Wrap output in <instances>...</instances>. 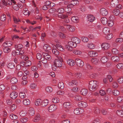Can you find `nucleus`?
Returning <instances> with one entry per match:
<instances>
[{
	"instance_id": "f257e3e1",
	"label": "nucleus",
	"mask_w": 123,
	"mask_h": 123,
	"mask_svg": "<svg viewBox=\"0 0 123 123\" xmlns=\"http://www.w3.org/2000/svg\"><path fill=\"white\" fill-rule=\"evenodd\" d=\"M62 59L60 56H58L56 59H55L54 61V64L52 66V68L53 70L55 71L57 68V67H60L62 66Z\"/></svg>"
},
{
	"instance_id": "f03ea898",
	"label": "nucleus",
	"mask_w": 123,
	"mask_h": 123,
	"mask_svg": "<svg viewBox=\"0 0 123 123\" xmlns=\"http://www.w3.org/2000/svg\"><path fill=\"white\" fill-rule=\"evenodd\" d=\"M98 82L95 80L90 81L89 83V90L92 91H94L96 90L98 88Z\"/></svg>"
},
{
	"instance_id": "7ed1b4c3",
	"label": "nucleus",
	"mask_w": 123,
	"mask_h": 123,
	"mask_svg": "<svg viewBox=\"0 0 123 123\" xmlns=\"http://www.w3.org/2000/svg\"><path fill=\"white\" fill-rule=\"evenodd\" d=\"M77 46V44L71 41L68 42V45H66L65 47L68 50L71 51L72 50L73 48Z\"/></svg>"
},
{
	"instance_id": "20e7f679",
	"label": "nucleus",
	"mask_w": 123,
	"mask_h": 123,
	"mask_svg": "<svg viewBox=\"0 0 123 123\" xmlns=\"http://www.w3.org/2000/svg\"><path fill=\"white\" fill-rule=\"evenodd\" d=\"M79 2L75 0H73L71 1V4H69L65 8V10L67 12L68 11H70L71 10V8L69 6H71V5H75L79 3Z\"/></svg>"
},
{
	"instance_id": "39448f33",
	"label": "nucleus",
	"mask_w": 123,
	"mask_h": 123,
	"mask_svg": "<svg viewBox=\"0 0 123 123\" xmlns=\"http://www.w3.org/2000/svg\"><path fill=\"white\" fill-rule=\"evenodd\" d=\"M75 62L77 66L80 68H82L84 65L83 61L81 60L78 58L75 60Z\"/></svg>"
},
{
	"instance_id": "423d86ee",
	"label": "nucleus",
	"mask_w": 123,
	"mask_h": 123,
	"mask_svg": "<svg viewBox=\"0 0 123 123\" xmlns=\"http://www.w3.org/2000/svg\"><path fill=\"white\" fill-rule=\"evenodd\" d=\"M57 109V106L56 105L53 104L50 105L48 108V110L50 112H52Z\"/></svg>"
},
{
	"instance_id": "0eeeda50",
	"label": "nucleus",
	"mask_w": 123,
	"mask_h": 123,
	"mask_svg": "<svg viewBox=\"0 0 123 123\" xmlns=\"http://www.w3.org/2000/svg\"><path fill=\"white\" fill-rule=\"evenodd\" d=\"M110 46V44L107 43H104L101 45V48L103 50H106L109 49Z\"/></svg>"
},
{
	"instance_id": "6e6552de",
	"label": "nucleus",
	"mask_w": 123,
	"mask_h": 123,
	"mask_svg": "<svg viewBox=\"0 0 123 123\" xmlns=\"http://www.w3.org/2000/svg\"><path fill=\"white\" fill-rule=\"evenodd\" d=\"M63 107L68 110L71 107V104L69 102H66L64 103L63 104Z\"/></svg>"
},
{
	"instance_id": "1a4fd4ad",
	"label": "nucleus",
	"mask_w": 123,
	"mask_h": 123,
	"mask_svg": "<svg viewBox=\"0 0 123 123\" xmlns=\"http://www.w3.org/2000/svg\"><path fill=\"white\" fill-rule=\"evenodd\" d=\"M100 12L101 14L103 16H105L108 14L107 10L104 8H101Z\"/></svg>"
},
{
	"instance_id": "9d476101",
	"label": "nucleus",
	"mask_w": 123,
	"mask_h": 123,
	"mask_svg": "<svg viewBox=\"0 0 123 123\" xmlns=\"http://www.w3.org/2000/svg\"><path fill=\"white\" fill-rule=\"evenodd\" d=\"M66 28L68 31L71 32L74 31L75 30L74 26L68 25H66Z\"/></svg>"
},
{
	"instance_id": "9b49d317",
	"label": "nucleus",
	"mask_w": 123,
	"mask_h": 123,
	"mask_svg": "<svg viewBox=\"0 0 123 123\" xmlns=\"http://www.w3.org/2000/svg\"><path fill=\"white\" fill-rule=\"evenodd\" d=\"M78 105L79 107L84 108L87 106V103L86 102H80L78 103Z\"/></svg>"
},
{
	"instance_id": "f8f14e48",
	"label": "nucleus",
	"mask_w": 123,
	"mask_h": 123,
	"mask_svg": "<svg viewBox=\"0 0 123 123\" xmlns=\"http://www.w3.org/2000/svg\"><path fill=\"white\" fill-rule=\"evenodd\" d=\"M88 55L90 56L95 57L97 56L98 55V54L97 52L93 51H90L88 53Z\"/></svg>"
},
{
	"instance_id": "ddd939ff",
	"label": "nucleus",
	"mask_w": 123,
	"mask_h": 123,
	"mask_svg": "<svg viewBox=\"0 0 123 123\" xmlns=\"http://www.w3.org/2000/svg\"><path fill=\"white\" fill-rule=\"evenodd\" d=\"M55 42L57 43V44L56 45L55 47L56 48L59 50L62 51H63L64 50V49L63 47L61 46V44H58L59 43V42L56 40L55 41Z\"/></svg>"
},
{
	"instance_id": "4468645a",
	"label": "nucleus",
	"mask_w": 123,
	"mask_h": 123,
	"mask_svg": "<svg viewBox=\"0 0 123 123\" xmlns=\"http://www.w3.org/2000/svg\"><path fill=\"white\" fill-rule=\"evenodd\" d=\"M18 95V94L17 92L13 91L11 93L10 97L13 99H14L17 97Z\"/></svg>"
},
{
	"instance_id": "2eb2a0df",
	"label": "nucleus",
	"mask_w": 123,
	"mask_h": 123,
	"mask_svg": "<svg viewBox=\"0 0 123 123\" xmlns=\"http://www.w3.org/2000/svg\"><path fill=\"white\" fill-rule=\"evenodd\" d=\"M74 74V75L78 79H82L83 78V75L81 73H75Z\"/></svg>"
},
{
	"instance_id": "dca6fc26",
	"label": "nucleus",
	"mask_w": 123,
	"mask_h": 123,
	"mask_svg": "<svg viewBox=\"0 0 123 123\" xmlns=\"http://www.w3.org/2000/svg\"><path fill=\"white\" fill-rule=\"evenodd\" d=\"M15 48L16 50H19L21 49L23 47L22 45L21 44H15L14 45Z\"/></svg>"
},
{
	"instance_id": "f3484780",
	"label": "nucleus",
	"mask_w": 123,
	"mask_h": 123,
	"mask_svg": "<svg viewBox=\"0 0 123 123\" xmlns=\"http://www.w3.org/2000/svg\"><path fill=\"white\" fill-rule=\"evenodd\" d=\"M49 103L48 100L46 99H44L43 100H42V102L41 103V106L42 107H44L46 106Z\"/></svg>"
},
{
	"instance_id": "a211bd4d",
	"label": "nucleus",
	"mask_w": 123,
	"mask_h": 123,
	"mask_svg": "<svg viewBox=\"0 0 123 123\" xmlns=\"http://www.w3.org/2000/svg\"><path fill=\"white\" fill-rule=\"evenodd\" d=\"M42 55L43 57L45 59L47 60V61H49L51 59V56L47 53L43 52L42 53Z\"/></svg>"
},
{
	"instance_id": "6ab92c4d",
	"label": "nucleus",
	"mask_w": 123,
	"mask_h": 123,
	"mask_svg": "<svg viewBox=\"0 0 123 123\" xmlns=\"http://www.w3.org/2000/svg\"><path fill=\"white\" fill-rule=\"evenodd\" d=\"M111 59L115 62H119L120 60L119 57L116 56H112L111 58Z\"/></svg>"
},
{
	"instance_id": "aec40b11",
	"label": "nucleus",
	"mask_w": 123,
	"mask_h": 123,
	"mask_svg": "<svg viewBox=\"0 0 123 123\" xmlns=\"http://www.w3.org/2000/svg\"><path fill=\"white\" fill-rule=\"evenodd\" d=\"M75 61H74L72 59H70L68 60L67 63L68 65L72 66L75 64Z\"/></svg>"
},
{
	"instance_id": "412c9836",
	"label": "nucleus",
	"mask_w": 123,
	"mask_h": 123,
	"mask_svg": "<svg viewBox=\"0 0 123 123\" xmlns=\"http://www.w3.org/2000/svg\"><path fill=\"white\" fill-rule=\"evenodd\" d=\"M58 17L64 19L67 18L68 15L66 14L62 13H59L58 14Z\"/></svg>"
},
{
	"instance_id": "4be33fe9",
	"label": "nucleus",
	"mask_w": 123,
	"mask_h": 123,
	"mask_svg": "<svg viewBox=\"0 0 123 123\" xmlns=\"http://www.w3.org/2000/svg\"><path fill=\"white\" fill-rule=\"evenodd\" d=\"M87 17L88 20L91 22L93 21L95 19V17L92 15H88Z\"/></svg>"
},
{
	"instance_id": "5701e85b",
	"label": "nucleus",
	"mask_w": 123,
	"mask_h": 123,
	"mask_svg": "<svg viewBox=\"0 0 123 123\" xmlns=\"http://www.w3.org/2000/svg\"><path fill=\"white\" fill-rule=\"evenodd\" d=\"M118 3V0H112L111 3V6L112 7H114L117 5Z\"/></svg>"
},
{
	"instance_id": "b1692460",
	"label": "nucleus",
	"mask_w": 123,
	"mask_h": 123,
	"mask_svg": "<svg viewBox=\"0 0 123 123\" xmlns=\"http://www.w3.org/2000/svg\"><path fill=\"white\" fill-rule=\"evenodd\" d=\"M98 59L96 58H92L91 60L92 63L95 64H97L98 63Z\"/></svg>"
},
{
	"instance_id": "393cba45",
	"label": "nucleus",
	"mask_w": 123,
	"mask_h": 123,
	"mask_svg": "<svg viewBox=\"0 0 123 123\" xmlns=\"http://www.w3.org/2000/svg\"><path fill=\"white\" fill-rule=\"evenodd\" d=\"M75 99L77 101H80L82 99V97L79 95H76L74 96Z\"/></svg>"
},
{
	"instance_id": "a878e982",
	"label": "nucleus",
	"mask_w": 123,
	"mask_h": 123,
	"mask_svg": "<svg viewBox=\"0 0 123 123\" xmlns=\"http://www.w3.org/2000/svg\"><path fill=\"white\" fill-rule=\"evenodd\" d=\"M4 4L5 6L10 5L12 4L11 0H6V1L3 0Z\"/></svg>"
},
{
	"instance_id": "bb28decb",
	"label": "nucleus",
	"mask_w": 123,
	"mask_h": 123,
	"mask_svg": "<svg viewBox=\"0 0 123 123\" xmlns=\"http://www.w3.org/2000/svg\"><path fill=\"white\" fill-rule=\"evenodd\" d=\"M29 113L30 116L33 115L35 114V111L34 109L32 108H30L29 111Z\"/></svg>"
},
{
	"instance_id": "cd10ccee",
	"label": "nucleus",
	"mask_w": 123,
	"mask_h": 123,
	"mask_svg": "<svg viewBox=\"0 0 123 123\" xmlns=\"http://www.w3.org/2000/svg\"><path fill=\"white\" fill-rule=\"evenodd\" d=\"M113 14L116 16L119 15L120 12L119 10L117 9H114L113 11Z\"/></svg>"
},
{
	"instance_id": "c85d7f7f",
	"label": "nucleus",
	"mask_w": 123,
	"mask_h": 123,
	"mask_svg": "<svg viewBox=\"0 0 123 123\" xmlns=\"http://www.w3.org/2000/svg\"><path fill=\"white\" fill-rule=\"evenodd\" d=\"M101 23L103 25L106 24L107 22V18L105 17L102 18L101 19Z\"/></svg>"
},
{
	"instance_id": "c756f323",
	"label": "nucleus",
	"mask_w": 123,
	"mask_h": 123,
	"mask_svg": "<svg viewBox=\"0 0 123 123\" xmlns=\"http://www.w3.org/2000/svg\"><path fill=\"white\" fill-rule=\"evenodd\" d=\"M71 20L74 23H77L79 21L78 18L77 16H73L71 18Z\"/></svg>"
},
{
	"instance_id": "7c9ffc66",
	"label": "nucleus",
	"mask_w": 123,
	"mask_h": 123,
	"mask_svg": "<svg viewBox=\"0 0 123 123\" xmlns=\"http://www.w3.org/2000/svg\"><path fill=\"white\" fill-rule=\"evenodd\" d=\"M103 33L105 34H108L110 32L109 29L107 27L104 28L103 29Z\"/></svg>"
},
{
	"instance_id": "2f4dec72",
	"label": "nucleus",
	"mask_w": 123,
	"mask_h": 123,
	"mask_svg": "<svg viewBox=\"0 0 123 123\" xmlns=\"http://www.w3.org/2000/svg\"><path fill=\"white\" fill-rule=\"evenodd\" d=\"M40 115L39 114H38L37 115L35 118L33 119V121L34 122H38L40 119Z\"/></svg>"
},
{
	"instance_id": "473e14b6",
	"label": "nucleus",
	"mask_w": 123,
	"mask_h": 123,
	"mask_svg": "<svg viewBox=\"0 0 123 123\" xmlns=\"http://www.w3.org/2000/svg\"><path fill=\"white\" fill-rule=\"evenodd\" d=\"M87 92V90L85 89H83L81 90L80 93L82 95L85 96L86 95Z\"/></svg>"
},
{
	"instance_id": "72a5a7b5",
	"label": "nucleus",
	"mask_w": 123,
	"mask_h": 123,
	"mask_svg": "<svg viewBox=\"0 0 123 123\" xmlns=\"http://www.w3.org/2000/svg\"><path fill=\"white\" fill-rule=\"evenodd\" d=\"M18 82V80L15 77L12 78L10 80L11 83L13 84H15Z\"/></svg>"
},
{
	"instance_id": "f704fd0d",
	"label": "nucleus",
	"mask_w": 123,
	"mask_h": 123,
	"mask_svg": "<svg viewBox=\"0 0 123 123\" xmlns=\"http://www.w3.org/2000/svg\"><path fill=\"white\" fill-rule=\"evenodd\" d=\"M15 65L14 64L12 63H10L7 64V67L10 69H13L14 68Z\"/></svg>"
},
{
	"instance_id": "c9c22d12",
	"label": "nucleus",
	"mask_w": 123,
	"mask_h": 123,
	"mask_svg": "<svg viewBox=\"0 0 123 123\" xmlns=\"http://www.w3.org/2000/svg\"><path fill=\"white\" fill-rule=\"evenodd\" d=\"M11 50L10 48L8 47H6L4 48L3 49V51L6 53H9L10 52Z\"/></svg>"
},
{
	"instance_id": "e433bc0d",
	"label": "nucleus",
	"mask_w": 123,
	"mask_h": 123,
	"mask_svg": "<svg viewBox=\"0 0 123 123\" xmlns=\"http://www.w3.org/2000/svg\"><path fill=\"white\" fill-rule=\"evenodd\" d=\"M10 117L12 119L15 120L18 118V117L15 114H12L10 115Z\"/></svg>"
},
{
	"instance_id": "4c0bfd02",
	"label": "nucleus",
	"mask_w": 123,
	"mask_h": 123,
	"mask_svg": "<svg viewBox=\"0 0 123 123\" xmlns=\"http://www.w3.org/2000/svg\"><path fill=\"white\" fill-rule=\"evenodd\" d=\"M24 14L25 15H28L29 16L30 14V13L29 12L27 8H25L24 9L23 11Z\"/></svg>"
},
{
	"instance_id": "58836bf2",
	"label": "nucleus",
	"mask_w": 123,
	"mask_h": 123,
	"mask_svg": "<svg viewBox=\"0 0 123 123\" xmlns=\"http://www.w3.org/2000/svg\"><path fill=\"white\" fill-rule=\"evenodd\" d=\"M73 52L76 55H81L82 52L78 50H75L73 51Z\"/></svg>"
},
{
	"instance_id": "ea45409f",
	"label": "nucleus",
	"mask_w": 123,
	"mask_h": 123,
	"mask_svg": "<svg viewBox=\"0 0 123 123\" xmlns=\"http://www.w3.org/2000/svg\"><path fill=\"white\" fill-rule=\"evenodd\" d=\"M28 120V118L26 117H24L21 118L20 119V122L22 123H25L27 122Z\"/></svg>"
},
{
	"instance_id": "a19ab883",
	"label": "nucleus",
	"mask_w": 123,
	"mask_h": 123,
	"mask_svg": "<svg viewBox=\"0 0 123 123\" xmlns=\"http://www.w3.org/2000/svg\"><path fill=\"white\" fill-rule=\"evenodd\" d=\"M42 102V100L41 99H37L35 102V104L36 106L40 105L41 106V103Z\"/></svg>"
},
{
	"instance_id": "79ce46f5",
	"label": "nucleus",
	"mask_w": 123,
	"mask_h": 123,
	"mask_svg": "<svg viewBox=\"0 0 123 123\" xmlns=\"http://www.w3.org/2000/svg\"><path fill=\"white\" fill-rule=\"evenodd\" d=\"M116 113L118 115L121 117H123V111H122L119 110H118L117 111Z\"/></svg>"
},
{
	"instance_id": "37998d69",
	"label": "nucleus",
	"mask_w": 123,
	"mask_h": 123,
	"mask_svg": "<svg viewBox=\"0 0 123 123\" xmlns=\"http://www.w3.org/2000/svg\"><path fill=\"white\" fill-rule=\"evenodd\" d=\"M87 47L90 49H94L95 47V45L92 43H88L87 45Z\"/></svg>"
},
{
	"instance_id": "c03bdc74",
	"label": "nucleus",
	"mask_w": 123,
	"mask_h": 123,
	"mask_svg": "<svg viewBox=\"0 0 123 123\" xmlns=\"http://www.w3.org/2000/svg\"><path fill=\"white\" fill-rule=\"evenodd\" d=\"M23 104L25 105H28L30 104V101L28 99H25L23 101Z\"/></svg>"
},
{
	"instance_id": "a18cd8bd",
	"label": "nucleus",
	"mask_w": 123,
	"mask_h": 123,
	"mask_svg": "<svg viewBox=\"0 0 123 123\" xmlns=\"http://www.w3.org/2000/svg\"><path fill=\"white\" fill-rule=\"evenodd\" d=\"M52 101L54 103H57L59 101V99L58 97H54L52 99Z\"/></svg>"
},
{
	"instance_id": "49530a36",
	"label": "nucleus",
	"mask_w": 123,
	"mask_h": 123,
	"mask_svg": "<svg viewBox=\"0 0 123 123\" xmlns=\"http://www.w3.org/2000/svg\"><path fill=\"white\" fill-rule=\"evenodd\" d=\"M108 60L107 58L105 56L102 57L101 59V61L103 63H106L108 61Z\"/></svg>"
},
{
	"instance_id": "de8ad7c7",
	"label": "nucleus",
	"mask_w": 123,
	"mask_h": 123,
	"mask_svg": "<svg viewBox=\"0 0 123 123\" xmlns=\"http://www.w3.org/2000/svg\"><path fill=\"white\" fill-rule=\"evenodd\" d=\"M81 109L80 108H77L74 110V113L77 115H79L80 113V111Z\"/></svg>"
},
{
	"instance_id": "09e8293b",
	"label": "nucleus",
	"mask_w": 123,
	"mask_h": 123,
	"mask_svg": "<svg viewBox=\"0 0 123 123\" xmlns=\"http://www.w3.org/2000/svg\"><path fill=\"white\" fill-rule=\"evenodd\" d=\"M45 90L46 91L49 93L53 91L52 88L50 86L47 87H46Z\"/></svg>"
},
{
	"instance_id": "8fccbe9b",
	"label": "nucleus",
	"mask_w": 123,
	"mask_h": 123,
	"mask_svg": "<svg viewBox=\"0 0 123 123\" xmlns=\"http://www.w3.org/2000/svg\"><path fill=\"white\" fill-rule=\"evenodd\" d=\"M19 50H14L13 51L12 53V55L14 56H15L16 55H19Z\"/></svg>"
},
{
	"instance_id": "3c124183",
	"label": "nucleus",
	"mask_w": 123,
	"mask_h": 123,
	"mask_svg": "<svg viewBox=\"0 0 123 123\" xmlns=\"http://www.w3.org/2000/svg\"><path fill=\"white\" fill-rule=\"evenodd\" d=\"M81 40L84 43H87L89 40L88 38L85 37H82L81 38Z\"/></svg>"
},
{
	"instance_id": "603ef678",
	"label": "nucleus",
	"mask_w": 123,
	"mask_h": 123,
	"mask_svg": "<svg viewBox=\"0 0 123 123\" xmlns=\"http://www.w3.org/2000/svg\"><path fill=\"white\" fill-rule=\"evenodd\" d=\"M27 113V112L25 110L21 111L19 113V115L21 116L24 117L25 116Z\"/></svg>"
},
{
	"instance_id": "864d4df0",
	"label": "nucleus",
	"mask_w": 123,
	"mask_h": 123,
	"mask_svg": "<svg viewBox=\"0 0 123 123\" xmlns=\"http://www.w3.org/2000/svg\"><path fill=\"white\" fill-rule=\"evenodd\" d=\"M117 67L118 69H123V63H119L117 64Z\"/></svg>"
},
{
	"instance_id": "5fc2aeb1",
	"label": "nucleus",
	"mask_w": 123,
	"mask_h": 123,
	"mask_svg": "<svg viewBox=\"0 0 123 123\" xmlns=\"http://www.w3.org/2000/svg\"><path fill=\"white\" fill-rule=\"evenodd\" d=\"M19 96L20 98L22 99L26 97L25 94L23 92H20L19 94Z\"/></svg>"
},
{
	"instance_id": "6e6d98bb",
	"label": "nucleus",
	"mask_w": 123,
	"mask_h": 123,
	"mask_svg": "<svg viewBox=\"0 0 123 123\" xmlns=\"http://www.w3.org/2000/svg\"><path fill=\"white\" fill-rule=\"evenodd\" d=\"M12 43L10 41H8L6 42L5 43H4V46L6 44L5 47H9V46H10L12 45Z\"/></svg>"
},
{
	"instance_id": "4d7b16f0",
	"label": "nucleus",
	"mask_w": 123,
	"mask_h": 123,
	"mask_svg": "<svg viewBox=\"0 0 123 123\" xmlns=\"http://www.w3.org/2000/svg\"><path fill=\"white\" fill-rule=\"evenodd\" d=\"M58 87L61 89L63 88L64 87V85L62 82H60L58 84Z\"/></svg>"
},
{
	"instance_id": "13d9d810",
	"label": "nucleus",
	"mask_w": 123,
	"mask_h": 123,
	"mask_svg": "<svg viewBox=\"0 0 123 123\" xmlns=\"http://www.w3.org/2000/svg\"><path fill=\"white\" fill-rule=\"evenodd\" d=\"M112 52L113 54L116 55L118 53V51L117 49L114 48L112 49Z\"/></svg>"
},
{
	"instance_id": "bf43d9fd",
	"label": "nucleus",
	"mask_w": 123,
	"mask_h": 123,
	"mask_svg": "<svg viewBox=\"0 0 123 123\" xmlns=\"http://www.w3.org/2000/svg\"><path fill=\"white\" fill-rule=\"evenodd\" d=\"M113 35L112 33H110L108 34L106 38L108 40H110L112 38Z\"/></svg>"
},
{
	"instance_id": "052dcab7",
	"label": "nucleus",
	"mask_w": 123,
	"mask_h": 123,
	"mask_svg": "<svg viewBox=\"0 0 123 123\" xmlns=\"http://www.w3.org/2000/svg\"><path fill=\"white\" fill-rule=\"evenodd\" d=\"M58 34L59 37L61 38H64L65 37V35L62 32H59Z\"/></svg>"
},
{
	"instance_id": "680f3d73",
	"label": "nucleus",
	"mask_w": 123,
	"mask_h": 123,
	"mask_svg": "<svg viewBox=\"0 0 123 123\" xmlns=\"http://www.w3.org/2000/svg\"><path fill=\"white\" fill-rule=\"evenodd\" d=\"M79 9L80 11L83 12L85 11L86 10V7L84 6H80L79 7Z\"/></svg>"
},
{
	"instance_id": "e2e57ef3",
	"label": "nucleus",
	"mask_w": 123,
	"mask_h": 123,
	"mask_svg": "<svg viewBox=\"0 0 123 123\" xmlns=\"http://www.w3.org/2000/svg\"><path fill=\"white\" fill-rule=\"evenodd\" d=\"M98 75L99 74H98L95 73H91L90 74V75L91 77L94 78L97 77Z\"/></svg>"
},
{
	"instance_id": "0e129e2a",
	"label": "nucleus",
	"mask_w": 123,
	"mask_h": 123,
	"mask_svg": "<svg viewBox=\"0 0 123 123\" xmlns=\"http://www.w3.org/2000/svg\"><path fill=\"white\" fill-rule=\"evenodd\" d=\"M56 11L59 13H62L64 12V9L62 8H58L56 9Z\"/></svg>"
},
{
	"instance_id": "69168bd1",
	"label": "nucleus",
	"mask_w": 123,
	"mask_h": 123,
	"mask_svg": "<svg viewBox=\"0 0 123 123\" xmlns=\"http://www.w3.org/2000/svg\"><path fill=\"white\" fill-rule=\"evenodd\" d=\"M30 87L31 88L34 89L37 87V85L35 83H32L30 85Z\"/></svg>"
},
{
	"instance_id": "338daca9",
	"label": "nucleus",
	"mask_w": 123,
	"mask_h": 123,
	"mask_svg": "<svg viewBox=\"0 0 123 123\" xmlns=\"http://www.w3.org/2000/svg\"><path fill=\"white\" fill-rule=\"evenodd\" d=\"M20 57L21 59L24 60H27L29 59V57L28 56L24 55H22Z\"/></svg>"
},
{
	"instance_id": "774afa93",
	"label": "nucleus",
	"mask_w": 123,
	"mask_h": 123,
	"mask_svg": "<svg viewBox=\"0 0 123 123\" xmlns=\"http://www.w3.org/2000/svg\"><path fill=\"white\" fill-rule=\"evenodd\" d=\"M117 82L120 84H121L123 82V77H121L118 79L117 80Z\"/></svg>"
}]
</instances>
